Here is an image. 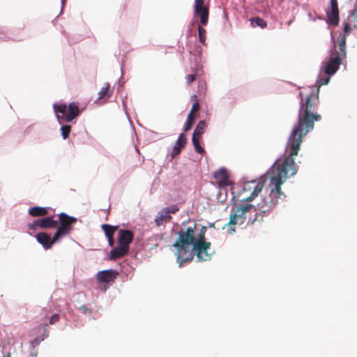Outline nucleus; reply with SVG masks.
<instances>
[{
	"label": "nucleus",
	"instance_id": "obj_1",
	"mask_svg": "<svg viewBox=\"0 0 357 357\" xmlns=\"http://www.w3.org/2000/svg\"><path fill=\"white\" fill-rule=\"evenodd\" d=\"M299 128H296L289 137L286 151L288 155L283 159L277 160L268 172L270 179L268 185L269 192L257 203V209L264 213L270 212L278 204L279 200H283L286 195L282 191V185L291 176L297 174L298 167L295 162L294 157L296 156L300 150L301 144L306 132L298 134Z\"/></svg>",
	"mask_w": 357,
	"mask_h": 357
},
{
	"label": "nucleus",
	"instance_id": "obj_2",
	"mask_svg": "<svg viewBox=\"0 0 357 357\" xmlns=\"http://www.w3.org/2000/svg\"><path fill=\"white\" fill-rule=\"evenodd\" d=\"M331 75H326L322 77L321 75L317 81L318 87L316 93H311L305 98L303 97V93H299L301 98V107L298 112V123L294 126L292 130L299 128L298 134H303V131L307 130L306 135L314 127V122L321 119V116L317 113V106L319 104V91L321 85L327 84L330 80Z\"/></svg>",
	"mask_w": 357,
	"mask_h": 357
},
{
	"label": "nucleus",
	"instance_id": "obj_3",
	"mask_svg": "<svg viewBox=\"0 0 357 357\" xmlns=\"http://www.w3.org/2000/svg\"><path fill=\"white\" fill-rule=\"evenodd\" d=\"M197 224L190 222L178 231V237L173 246L176 248L175 255L179 266L192 259L195 254V244L196 243V230Z\"/></svg>",
	"mask_w": 357,
	"mask_h": 357
},
{
	"label": "nucleus",
	"instance_id": "obj_4",
	"mask_svg": "<svg viewBox=\"0 0 357 357\" xmlns=\"http://www.w3.org/2000/svg\"><path fill=\"white\" fill-rule=\"evenodd\" d=\"M255 212H256V207L254 205L251 204H240L234 210V213L230 215L229 222L225 225L222 229H226L228 234H233L236 231L235 226L238 224H243L248 215Z\"/></svg>",
	"mask_w": 357,
	"mask_h": 357
},
{
	"label": "nucleus",
	"instance_id": "obj_5",
	"mask_svg": "<svg viewBox=\"0 0 357 357\" xmlns=\"http://www.w3.org/2000/svg\"><path fill=\"white\" fill-rule=\"evenodd\" d=\"M53 108L60 123H62L61 120L70 122L79 115V106L77 102H70L68 107L64 103H55L53 105Z\"/></svg>",
	"mask_w": 357,
	"mask_h": 357
},
{
	"label": "nucleus",
	"instance_id": "obj_6",
	"mask_svg": "<svg viewBox=\"0 0 357 357\" xmlns=\"http://www.w3.org/2000/svg\"><path fill=\"white\" fill-rule=\"evenodd\" d=\"M206 227L202 226L199 232L196 234V243L195 244V255L199 261H208L211 259L208 250L211 248V243L206 241L205 234Z\"/></svg>",
	"mask_w": 357,
	"mask_h": 357
},
{
	"label": "nucleus",
	"instance_id": "obj_7",
	"mask_svg": "<svg viewBox=\"0 0 357 357\" xmlns=\"http://www.w3.org/2000/svg\"><path fill=\"white\" fill-rule=\"evenodd\" d=\"M265 176H261L257 180L245 182L243 185V193H247L242 199L243 201L252 202L262 191L266 183Z\"/></svg>",
	"mask_w": 357,
	"mask_h": 357
},
{
	"label": "nucleus",
	"instance_id": "obj_8",
	"mask_svg": "<svg viewBox=\"0 0 357 357\" xmlns=\"http://www.w3.org/2000/svg\"><path fill=\"white\" fill-rule=\"evenodd\" d=\"M60 222L59 227L57 226L56 231L54 234V240L58 241L60 238L70 234L73 230V225L77 222L75 217L70 216L65 213H61L58 215Z\"/></svg>",
	"mask_w": 357,
	"mask_h": 357
},
{
	"label": "nucleus",
	"instance_id": "obj_9",
	"mask_svg": "<svg viewBox=\"0 0 357 357\" xmlns=\"http://www.w3.org/2000/svg\"><path fill=\"white\" fill-rule=\"evenodd\" d=\"M195 15L199 17L200 23L206 26L208 21L209 7L205 5L204 0H195L194 6Z\"/></svg>",
	"mask_w": 357,
	"mask_h": 357
},
{
	"label": "nucleus",
	"instance_id": "obj_10",
	"mask_svg": "<svg viewBox=\"0 0 357 357\" xmlns=\"http://www.w3.org/2000/svg\"><path fill=\"white\" fill-rule=\"evenodd\" d=\"M192 99L194 100V103L188 115L187 121L183 126V132H188L192 128L196 119V113L199 110V104L198 100L197 99V96L194 95L192 97Z\"/></svg>",
	"mask_w": 357,
	"mask_h": 357
},
{
	"label": "nucleus",
	"instance_id": "obj_11",
	"mask_svg": "<svg viewBox=\"0 0 357 357\" xmlns=\"http://www.w3.org/2000/svg\"><path fill=\"white\" fill-rule=\"evenodd\" d=\"M327 22L333 26L339 24V8L337 0H331V8L326 11Z\"/></svg>",
	"mask_w": 357,
	"mask_h": 357
},
{
	"label": "nucleus",
	"instance_id": "obj_12",
	"mask_svg": "<svg viewBox=\"0 0 357 357\" xmlns=\"http://www.w3.org/2000/svg\"><path fill=\"white\" fill-rule=\"evenodd\" d=\"M58 222L53 220L52 217L43 218L37 220H35L33 223L29 224V228L34 229L36 227L43 229L48 228H56L57 227Z\"/></svg>",
	"mask_w": 357,
	"mask_h": 357
},
{
	"label": "nucleus",
	"instance_id": "obj_13",
	"mask_svg": "<svg viewBox=\"0 0 357 357\" xmlns=\"http://www.w3.org/2000/svg\"><path fill=\"white\" fill-rule=\"evenodd\" d=\"M213 176L219 187L229 186L231 184L229 173L228 170L224 167L216 171Z\"/></svg>",
	"mask_w": 357,
	"mask_h": 357
},
{
	"label": "nucleus",
	"instance_id": "obj_14",
	"mask_svg": "<svg viewBox=\"0 0 357 357\" xmlns=\"http://www.w3.org/2000/svg\"><path fill=\"white\" fill-rule=\"evenodd\" d=\"M341 62L342 61L339 59L338 56H331L328 61L326 62L325 66H323L324 73L326 75H332L335 74L339 69Z\"/></svg>",
	"mask_w": 357,
	"mask_h": 357
},
{
	"label": "nucleus",
	"instance_id": "obj_15",
	"mask_svg": "<svg viewBox=\"0 0 357 357\" xmlns=\"http://www.w3.org/2000/svg\"><path fill=\"white\" fill-rule=\"evenodd\" d=\"M118 275V271L109 269L99 271L97 273L96 278L99 282L109 283L114 282Z\"/></svg>",
	"mask_w": 357,
	"mask_h": 357
},
{
	"label": "nucleus",
	"instance_id": "obj_16",
	"mask_svg": "<svg viewBox=\"0 0 357 357\" xmlns=\"http://www.w3.org/2000/svg\"><path fill=\"white\" fill-rule=\"evenodd\" d=\"M134 234L132 231L128 229H120L119 231L118 245L129 249V245L133 241Z\"/></svg>",
	"mask_w": 357,
	"mask_h": 357
},
{
	"label": "nucleus",
	"instance_id": "obj_17",
	"mask_svg": "<svg viewBox=\"0 0 357 357\" xmlns=\"http://www.w3.org/2000/svg\"><path fill=\"white\" fill-rule=\"evenodd\" d=\"M331 56H338L342 61L347 56L346 51V38L342 36L338 42L337 46H335L334 49L331 52Z\"/></svg>",
	"mask_w": 357,
	"mask_h": 357
},
{
	"label": "nucleus",
	"instance_id": "obj_18",
	"mask_svg": "<svg viewBox=\"0 0 357 357\" xmlns=\"http://www.w3.org/2000/svg\"><path fill=\"white\" fill-rule=\"evenodd\" d=\"M36 239L46 250L50 249L52 245L57 241L54 240V236L51 238L50 235L45 232L38 233Z\"/></svg>",
	"mask_w": 357,
	"mask_h": 357
},
{
	"label": "nucleus",
	"instance_id": "obj_19",
	"mask_svg": "<svg viewBox=\"0 0 357 357\" xmlns=\"http://www.w3.org/2000/svg\"><path fill=\"white\" fill-rule=\"evenodd\" d=\"M187 143V138L184 133H181L176 142L174 146L172 149L171 156L172 158L176 157L178 155L181 150L185 146Z\"/></svg>",
	"mask_w": 357,
	"mask_h": 357
},
{
	"label": "nucleus",
	"instance_id": "obj_20",
	"mask_svg": "<svg viewBox=\"0 0 357 357\" xmlns=\"http://www.w3.org/2000/svg\"><path fill=\"white\" fill-rule=\"evenodd\" d=\"M128 251V248L118 245L117 247L113 248L110 251L109 259L116 260L117 259L121 258L122 257L126 255Z\"/></svg>",
	"mask_w": 357,
	"mask_h": 357
},
{
	"label": "nucleus",
	"instance_id": "obj_21",
	"mask_svg": "<svg viewBox=\"0 0 357 357\" xmlns=\"http://www.w3.org/2000/svg\"><path fill=\"white\" fill-rule=\"evenodd\" d=\"M172 219V216L167 214L165 210L161 209L158 215L155 217L154 222L157 227L164 225L165 223L169 222Z\"/></svg>",
	"mask_w": 357,
	"mask_h": 357
},
{
	"label": "nucleus",
	"instance_id": "obj_22",
	"mask_svg": "<svg viewBox=\"0 0 357 357\" xmlns=\"http://www.w3.org/2000/svg\"><path fill=\"white\" fill-rule=\"evenodd\" d=\"M113 93V89H111L109 83H105L104 86L98 92V100H107Z\"/></svg>",
	"mask_w": 357,
	"mask_h": 357
},
{
	"label": "nucleus",
	"instance_id": "obj_23",
	"mask_svg": "<svg viewBox=\"0 0 357 357\" xmlns=\"http://www.w3.org/2000/svg\"><path fill=\"white\" fill-rule=\"evenodd\" d=\"M29 213L33 217L44 216L48 213V211L45 207L34 206L29 209Z\"/></svg>",
	"mask_w": 357,
	"mask_h": 357
},
{
	"label": "nucleus",
	"instance_id": "obj_24",
	"mask_svg": "<svg viewBox=\"0 0 357 357\" xmlns=\"http://www.w3.org/2000/svg\"><path fill=\"white\" fill-rule=\"evenodd\" d=\"M202 135H196L195 132H193L192 142L193 144V146L195 147V150L196 152H197L199 154H202L204 153V148L202 147L200 144V140L202 139Z\"/></svg>",
	"mask_w": 357,
	"mask_h": 357
},
{
	"label": "nucleus",
	"instance_id": "obj_25",
	"mask_svg": "<svg viewBox=\"0 0 357 357\" xmlns=\"http://www.w3.org/2000/svg\"><path fill=\"white\" fill-rule=\"evenodd\" d=\"M250 22L252 27L259 26L261 29H264L267 26V23L266 21L259 17H255L251 18Z\"/></svg>",
	"mask_w": 357,
	"mask_h": 357
},
{
	"label": "nucleus",
	"instance_id": "obj_26",
	"mask_svg": "<svg viewBox=\"0 0 357 357\" xmlns=\"http://www.w3.org/2000/svg\"><path fill=\"white\" fill-rule=\"evenodd\" d=\"M101 227L104 231L107 238L109 236H114L115 231L117 229L116 226H112L107 224L102 225Z\"/></svg>",
	"mask_w": 357,
	"mask_h": 357
},
{
	"label": "nucleus",
	"instance_id": "obj_27",
	"mask_svg": "<svg viewBox=\"0 0 357 357\" xmlns=\"http://www.w3.org/2000/svg\"><path fill=\"white\" fill-rule=\"evenodd\" d=\"M207 124L204 120L200 121L197 125L194 132L196 135H203L206 129Z\"/></svg>",
	"mask_w": 357,
	"mask_h": 357
},
{
	"label": "nucleus",
	"instance_id": "obj_28",
	"mask_svg": "<svg viewBox=\"0 0 357 357\" xmlns=\"http://www.w3.org/2000/svg\"><path fill=\"white\" fill-rule=\"evenodd\" d=\"M198 35H199V40L204 45H206V31L203 27V25L198 26Z\"/></svg>",
	"mask_w": 357,
	"mask_h": 357
},
{
	"label": "nucleus",
	"instance_id": "obj_29",
	"mask_svg": "<svg viewBox=\"0 0 357 357\" xmlns=\"http://www.w3.org/2000/svg\"><path fill=\"white\" fill-rule=\"evenodd\" d=\"M43 330H44V333L43 334V337H36L31 342V344H32L33 347H35L36 346L40 344V342L44 340V337L47 336L45 333H46V331H47V324H45V325H43Z\"/></svg>",
	"mask_w": 357,
	"mask_h": 357
},
{
	"label": "nucleus",
	"instance_id": "obj_30",
	"mask_svg": "<svg viewBox=\"0 0 357 357\" xmlns=\"http://www.w3.org/2000/svg\"><path fill=\"white\" fill-rule=\"evenodd\" d=\"M71 126L69 125L63 126L61 128V135L63 139H67L70 135Z\"/></svg>",
	"mask_w": 357,
	"mask_h": 357
},
{
	"label": "nucleus",
	"instance_id": "obj_31",
	"mask_svg": "<svg viewBox=\"0 0 357 357\" xmlns=\"http://www.w3.org/2000/svg\"><path fill=\"white\" fill-rule=\"evenodd\" d=\"M163 210H165L167 214L170 215L171 213H176L179 210V208L176 205H172L170 206L164 208Z\"/></svg>",
	"mask_w": 357,
	"mask_h": 357
},
{
	"label": "nucleus",
	"instance_id": "obj_32",
	"mask_svg": "<svg viewBox=\"0 0 357 357\" xmlns=\"http://www.w3.org/2000/svg\"><path fill=\"white\" fill-rule=\"evenodd\" d=\"M60 319V315L57 313H55L54 314L50 321H49V324L50 325H52V324H54L55 323L58 322Z\"/></svg>",
	"mask_w": 357,
	"mask_h": 357
},
{
	"label": "nucleus",
	"instance_id": "obj_33",
	"mask_svg": "<svg viewBox=\"0 0 357 357\" xmlns=\"http://www.w3.org/2000/svg\"><path fill=\"white\" fill-rule=\"evenodd\" d=\"M197 77L196 73L189 74L186 76V82L188 84H190L192 82H193Z\"/></svg>",
	"mask_w": 357,
	"mask_h": 357
},
{
	"label": "nucleus",
	"instance_id": "obj_34",
	"mask_svg": "<svg viewBox=\"0 0 357 357\" xmlns=\"http://www.w3.org/2000/svg\"><path fill=\"white\" fill-rule=\"evenodd\" d=\"M351 27L350 26V24L349 23H346L345 25H344V36H345L349 35V33L351 32Z\"/></svg>",
	"mask_w": 357,
	"mask_h": 357
},
{
	"label": "nucleus",
	"instance_id": "obj_35",
	"mask_svg": "<svg viewBox=\"0 0 357 357\" xmlns=\"http://www.w3.org/2000/svg\"><path fill=\"white\" fill-rule=\"evenodd\" d=\"M83 313H88L89 314H91L92 312V310L90 308L86 307L85 305H82L79 308Z\"/></svg>",
	"mask_w": 357,
	"mask_h": 357
},
{
	"label": "nucleus",
	"instance_id": "obj_36",
	"mask_svg": "<svg viewBox=\"0 0 357 357\" xmlns=\"http://www.w3.org/2000/svg\"><path fill=\"white\" fill-rule=\"evenodd\" d=\"M351 17H352L354 19V20H357V0L356 2V4H355V7L352 11L351 15Z\"/></svg>",
	"mask_w": 357,
	"mask_h": 357
},
{
	"label": "nucleus",
	"instance_id": "obj_37",
	"mask_svg": "<svg viewBox=\"0 0 357 357\" xmlns=\"http://www.w3.org/2000/svg\"><path fill=\"white\" fill-rule=\"evenodd\" d=\"M107 238H108L109 245L110 246H113L114 244V240L113 236H109V237H107Z\"/></svg>",
	"mask_w": 357,
	"mask_h": 357
},
{
	"label": "nucleus",
	"instance_id": "obj_38",
	"mask_svg": "<svg viewBox=\"0 0 357 357\" xmlns=\"http://www.w3.org/2000/svg\"><path fill=\"white\" fill-rule=\"evenodd\" d=\"M257 214L255 213V216H257ZM257 220V217H255L254 219L249 218L248 223L252 225L254 222Z\"/></svg>",
	"mask_w": 357,
	"mask_h": 357
},
{
	"label": "nucleus",
	"instance_id": "obj_39",
	"mask_svg": "<svg viewBox=\"0 0 357 357\" xmlns=\"http://www.w3.org/2000/svg\"><path fill=\"white\" fill-rule=\"evenodd\" d=\"M3 357H11L10 354H7L6 355H4Z\"/></svg>",
	"mask_w": 357,
	"mask_h": 357
},
{
	"label": "nucleus",
	"instance_id": "obj_40",
	"mask_svg": "<svg viewBox=\"0 0 357 357\" xmlns=\"http://www.w3.org/2000/svg\"><path fill=\"white\" fill-rule=\"evenodd\" d=\"M215 224L214 223H210L209 227H214Z\"/></svg>",
	"mask_w": 357,
	"mask_h": 357
},
{
	"label": "nucleus",
	"instance_id": "obj_41",
	"mask_svg": "<svg viewBox=\"0 0 357 357\" xmlns=\"http://www.w3.org/2000/svg\"><path fill=\"white\" fill-rule=\"evenodd\" d=\"M31 355L33 356H36V354H32Z\"/></svg>",
	"mask_w": 357,
	"mask_h": 357
}]
</instances>
